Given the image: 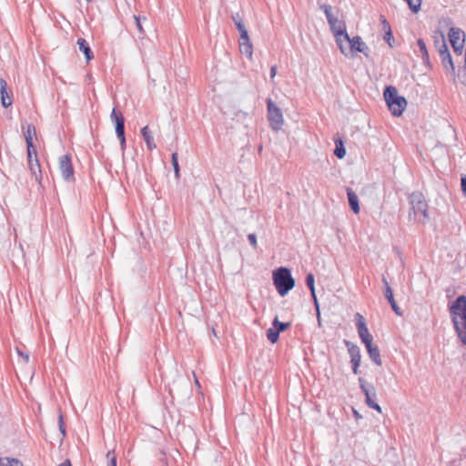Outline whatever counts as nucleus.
<instances>
[{
	"label": "nucleus",
	"instance_id": "obj_20",
	"mask_svg": "<svg viewBox=\"0 0 466 466\" xmlns=\"http://www.w3.org/2000/svg\"><path fill=\"white\" fill-rule=\"evenodd\" d=\"M77 45L79 47V50L85 55L86 62H89L93 59V52L88 45V43L84 38H78L77 39Z\"/></svg>",
	"mask_w": 466,
	"mask_h": 466
},
{
	"label": "nucleus",
	"instance_id": "obj_35",
	"mask_svg": "<svg viewBox=\"0 0 466 466\" xmlns=\"http://www.w3.org/2000/svg\"><path fill=\"white\" fill-rule=\"evenodd\" d=\"M26 147H27V158H31L32 157L37 156V152L33 144V141L26 142Z\"/></svg>",
	"mask_w": 466,
	"mask_h": 466
},
{
	"label": "nucleus",
	"instance_id": "obj_15",
	"mask_svg": "<svg viewBox=\"0 0 466 466\" xmlns=\"http://www.w3.org/2000/svg\"><path fill=\"white\" fill-rule=\"evenodd\" d=\"M0 94H1V104L4 107H8L13 103V94L8 88L7 82L4 79H0Z\"/></svg>",
	"mask_w": 466,
	"mask_h": 466
},
{
	"label": "nucleus",
	"instance_id": "obj_11",
	"mask_svg": "<svg viewBox=\"0 0 466 466\" xmlns=\"http://www.w3.org/2000/svg\"><path fill=\"white\" fill-rule=\"evenodd\" d=\"M450 41L454 49V52L458 55H461L463 50L464 44V33L461 29L458 28H451L450 30Z\"/></svg>",
	"mask_w": 466,
	"mask_h": 466
},
{
	"label": "nucleus",
	"instance_id": "obj_29",
	"mask_svg": "<svg viewBox=\"0 0 466 466\" xmlns=\"http://www.w3.org/2000/svg\"><path fill=\"white\" fill-rule=\"evenodd\" d=\"M345 154H346V150H345V147L343 146L342 141L336 142V147H335V150H334V155L338 158H343L345 157Z\"/></svg>",
	"mask_w": 466,
	"mask_h": 466
},
{
	"label": "nucleus",
	"instance_id": "obj_36",
	"mask_svg": "<svg viewBox=\"0 0 466 466\" xmlns=\"http://www.w3.org/2000/svg\"><path fill=\"white\" fill-rule=\"evenodd\" d=\"M107 466H116V456L114 451H109L106 453Z\"/></svg>",
	"mask_w": 466,
	"mask_h": 466
},
{
	"label": "nucleus",
	"instance_id": "obj_10",
	"mask_svg": "<svg viewBox=\"0 0 466 466\" xmlns=\"http://www.w3.org/2000/svg\"><path fill=\"white\" fill-rule=\"evenodd\" d=\"M355 320H356V327H357L358 334H359L361 341L365 345L372 342L373 338L368 329V327H367V324L365 322V319L363 318V316L360 313L357 312L355 314Z\"/></svg>",
	"mask_w": 466,
	"mask_h": 466
},
{
	"label": "nucleus",
	"instance_id": "obj_14",
	"mask_svg": "<svg viewBox=\"0 0 466 466\" xmlns=\"http://www.w3.org/2000/svg\"><path fill=\"white\" fill-rule=\"evenodd\" d=\"M27 165L29 171L31 173L32 178L35 179V182L41 184L42 181V171L38 159V156L32 157L31 158H27Z\"/></svg>",
	"mask_w": 466,
	"mask_h": 466
},
{
	"label": "nucleus",
	"instance_id": "obj_39",
	"mask_svg": "<svg viewBox=\"0 0 466 466\" xmlns=\"http://www.w3.org/2000/svg\"><path fill=\"white\" fill-rule=\"evenodd\" d=\"M380 23H381V25H382V30L385 33L387 31H389V30H391L390 25L389 22L386 20L385 16L380 15Z\"/></svg>",
	"mask_w": 466,
	"mask_h": 466
},
{
	"label": "nucleus",
	"instance_id": "obj_25",
	"mask_svg": "<svg viewBox=\"0 0 466 466\" xmlns=\"http://www.w3.org/2000/svg\"><path fill=\"white\" fill-rule=\"evenodd\" d=\"M272 326L273 328L279 332H282L284 330H286L287 329H289L290 327V323L289 322H280L278 319V317H276L272 322Z\"/></svg>",
	"mask_w": 466,
	"mask_h": 466
},
{
	"label": "nucleus",
	"instance_id": "obj_23",
	"mask_svg": "<svg viewBox=\"0 0 466 466\" xmlns=\"http://www.w3.org/2000/svg\"><path fill=\"white\" fill-rule=\"evenodd\" d=\"M382 282L384 283V296L385 298L387 299V300L389 301V303H391L393 301H395L394 299V297H393V292H392V289L389 284V282L387 281L386 278H382Z\"/></svg>",
	"mask_w": 466,
	"mask_h": 466
},
{
	"label": "nucleus",
	"instance_id": "obj_1",
	"mask_svg": "<svg viewBox=\"0 0 466 466\" xmlns=\"http://www.w3.org/2000/svg\"><path fill=\"white\" fill-rule=\"evenodd\" d=\"M383 95L391 114L400 116L407 106L406 99L399 96L397 88L392 86H387Z\"/></svg>",
	"mask_w": 466,
	"mask_h": 466
},
{
	"label": "nucleus",
	"instance_id": "obj_49",
	"mask_svg": "<svg viewBox=\"0 0 466 466\" xmlns=\"http://www.w3.org/2000/svg\"><path fill=\"white\" fill-rule=\"evenodd\" d=\"M28 359H29V356H27V355H26V356H25V360L27 361V360H28Z\"/></svg>",
	"mask_w": 466,
	"mask_h": 466
},
{
	"label": "nucleus",
	"instance_id": "obj_30",
	"mask_svg": "<svg viewBox=\"0 0 466 466\" xmlns=\"http://www.w3.org/2000/svg\"><path fill=\"white\" fill-rule=\"evenodd\" d=\"M0 466H23V464L18 460L5 458L0 459Z\"/></svg>",
	"mask_w": 466,
	"mask_h": 466
},
{
	"label": "nucleus",
	"instance_id": "obj_4",
	"mask_svg": "<svg viewBox=\"0 0 466 466\" xmlns=\"http://www.w3.org/2000/svg\"><path fill=\"white\" fill-rule=\"evenodd\" d=\"M266 103L269 126L274 131H279L284 125L282 111L271 98H267Z\"/></svg>",
	"mask_w": 466,
	"mask_h": 466
},
{
	"label": "nucleus",
	"instance_id": "obj_46",
	"mask_svg": "<svg viewBox=\"0 0 466 466\" xmlns=\"http://www.w3.org/2000/svg\"><path fill=\"white\" fill-rule=\"evenodd\" d=\"M59 466H72L69 460H66L64 462H62Z\"/></svg>",
	"mask_w": 466,
	"mask_h": 466
},
{
	"label": "nucleus",
	"instance_id": "obj_19",
	"mask_svg": "<svg viewBox=\"0 0 466 466\" xmlns=\"http://www.w3.org/2000/svg\"><path fill=\"white\" fill-rule=\"evenodd\" d=\"M347 195L351 210L358 214L360 212V205L357 194L351 188H347Z\"/></svg>",
	"mask_w": 466,
	"mask_h": 466
},
{
	"label": "nucleus",
	"instance_id": "obj_3",
	"mask_svg": "<svg viewBox=\"0 0 466 466\" xmlns=\"http://www.w3.org/2000/svg\"><path fill=\"white\" fill-rule=\"evenodd\" d=\"M454 329L466 325V297L459 296L449 308Z\"/></svg>",
	"mask_w": 466,
	"mask_h": 466
},
{
	"label": "nucleus",
	"instance_id": "obj_7",
	"mask_svg": "<svg viewBox=\"0 0 466 466\" xmlns=\"http://www.w3.org/2000/svg\"><path fill=\"white\" fill-rule=\"evenodd\" d=\"M360 387L362 392L365 395V402L366 404L371 408L381 413L380 406L375 402V399L377 397L376 390L373 385L369 384L363 378H359Z\"/></svg>",
	"mask_w": 466,
	"mask_h": 466
},
{
	"label": "nucleus",
	"instance_id": "obj_17",
	"mask_svg": "<svg viewBox=\"0 0 466 466\" xmlns=\"http://www.w3.org/2000/svg\"><path fill=\"white\" fill-rule=\"evenodd\" d=\"M314 283H315V280H314L313 274H311V273L308 274L307 277H306V284H307L308 288L310 290L311 297H312V299L314 301V305H315L316 311H317V318H318V320L319 322L320 321V312H319V307L318 299H317L316 292H315V285H314Z\"/></svg>",
	"mask_w": 466,
	"mask_h": 466
},
{
	"label": "nucleus",
	"instance_id": "obj_50",
	"mask_svg": "<svg viewBox=\"0 0 466 466\" xmlns=\"http://www.w3.org/2000/svg\"><path fill=\"white\" fill-rule=\"evenodd\" d=\"M87 2H91L92 0H86Z\"/></svg>",
	"mask_w": 466,
	"mask_h": 466
},
{
	"label": "nucleus",
	"instance_id": "obj_31",
	"mask_svg": "<svg viewBox=\"0 0 466 466\" xmlns=\"http://www.w3.org/2000/svg\"><path fill=\"white\" fill-rule=\"evenodd\" d=\"M134 20H135L136 26H137L140 35H144L145 31L142 26V21L147 20V18L145 16L141 17L139 15H134Z\"/></svg>",
	"mask_w": 466,
	"mask_h": 466
},
{
	"label": "nucleus",
	"instance_id": "obj_44",
	"mask_svg": "<svg viewBox=\"0 0 466 466\" xmlns=\"http://www.w3.org/2000/svg\"><path fill=\"white\" fill-rule=\"evenodd\" d=\"M461 187L462 193L466 196V177H461Z\"/></svg>",
	"mask_w": 466,
	"mask_h": 466
},
{
	"label": "nucleus",
	"instance_id": "obj_38",
	"mask_svg": "<svg viewBox=\"0 0 466 466\" xmlns=\"http://www.w3.org/2000/svg\"><path fill=\"white\" fill-rule=\"evenodd\" d=\"M231 18H232L236 27H238L239 25H244L242 17L240 16V15L238 13L233 15L231 16Z\"/></svg>",
	"mask_w": 466,
	"mask_h": 466
},
{
	"label": "nucleus",
	"instance_id": "obj_37",
	"mask_svg": "<svg viewBox=\"0 0 466 466\" xmlns=\"http://www.w3.org/2000/svg\"><path fill=\"white\" fill-rule=\"evenodd\" d=\"M237 29L239 32V35H240L239 36V40H242V39H246L247 40L248 38H249L248 33V30H247L245 25H239L238 27H237Z\"/></svg>",
	"mask_w": 466,
	"mask_h": 466
},
{
	"label": "nucleus",
	"instance_id": "obj_13",
	"mask_svg": "<svg viewBox=\"0 0 466 466\" xmlns=\"http://www.w3.org/2000/svg\"><path fill=\"white\" fill-rule=\"evenodd\" d=\"M439 56L446 72L454 75L455 67L451 59V56L445 43H442L441 46L439 49Z\"/></svg>",
	"mask_w": 466,
	"mask_h": 466
},
{
	"label": "nucleus",
	"instance_id": "obj_16",
	"mask_svg": "<svg viewBox=\"0 0 466 466\" xmlns=\"http://www.w3.org/2000/svg\"><path fill=\"white\" fill-rule=\"evenodd\" d=\"M342 40H343V45H345V43L349 44L350 51H351V52L358 51V52L363 53L367 56L366 50H368V46L362 41L360 36H354L352 38L350 37V40H344L342 38ZM344 46L347 48L346 46Z\"/></svg>",
	"mask_w": 466,
	"mask_h": 466
},
{
	"label": "nucleus",
	"instance_id": "obj_12",
	"mask_svg": "<svg viewBox=\"0 0 466 466\" xmlns=\"http://www.w3.org/2000/svg\"><path fill=\"white\" fill-rule=\"evenodd\" d=\"M344 343L348 347V351L350 356V362L352 364V371L354 374H358L359 367L360 365V360H361L360 348L349 340H345Z\"/></svg>",
	"mask_w": 466,
	"mask_h": 466
},
{
	"label": "nucleus",
	"instance_id": "obj_45",
	"mask_svg": "<svg viewBox=\"0 0 466 466\" xmlns=\"http://www.w3.org/2000/svg\"><path fill=\"white\" fill-rule=\"evenodd\" d=\"M276 74H277V66H271V68H270V78H271V79H272V78H274V77H275V76H276Z\"/></svg>",
	"mask_w": 466,
	"mask_h": 466
},
{
	"label": "nucleus",
	"instance_id": "obj_42",
	"mask_svg": "<svg viewBox=\"0 0 466 466\" xmlns=\"http://www.w3.org/2000/svg\"><path fill=\"white\" fill-rule=\"evenodd\" d=\"M390 306H391V309L392 310L399 316H401L402 315V312L400 309V307L397 305L396 301H393L391 303H390Z\"/></svg>",
	"mask_w": 466,
	"mask_h": 466
},
{
	"label": "nucleus",
	"instance_id": "obj_28",
	"mask_svg": "<svg viewBox=\"0 0 466 466\" xmlns=\"http://www.w3.org/2000/svg\"><path fill=\"white\" fill-rule=\"evenodd\" d=\"M404 1L408 4L410 9L413 13L416 14L420 11L422 0H404Z\"/></svg>",
	"mask_w": 466,
	"mask_h": 466
},
{
	"label": "nucleus",
	"instance_id": "obj_5",
	"mask_svg": "<svg viewBox=\"0 0 466 466\" xmlns=\"http://www.w3.org/2000/svg\"><path fill=\"white\" fill-rule=\"evenodd\" d=\"M332 33L336 38L337 45L339 47L341 53L345 56H348L347 49L343 45V40H350V35L346 32V25L343 21L339 20L338 18L331 20L329 23Z\"/></svg>",
	"mask_w": 466,
	"mask_h": 466
},
{
	"label": "nucleus",
	"instance_id": "obj_21",
	"mask_svg": "<svg viewBox=\"0 0 466 466\" xmlns=\"http://www.w3.org/2000/svg\"><path fill=\"white\" fill-rule=\"evenodd\" d=\"M141 134H142V137L147 144V149L150 151L155 149L157 147V146L154 142V137L151 134V131L147 126L144 127L141 129Z\"/></svg>",
	"mask_w": 466,
	"mask_h": 466
},
{
	"label": "nucleus",
	"instance_id": "obj_41",
	"mask_svg": "<svg viewBox=\"0 0 466 466\" xmlns=\"http://www.w3.org/2000/svg\"><path fill=\"white\" fill-rule=\"evenodd\" d=\"M383 38L390 45V46H392L391 40H393V35L391 30L387 31Z\"/></svg>",
	"mask_w": 466,
	"mask_h": 466
},
{
	"label": "nucleus",
	"instance_id": "obj_22",
	"mask_svg": "<svg viewBox=\"0 0 466 466\" xmlns=\"http://www.w3.org/2000/svg\"><path fill=\"white\" fill-rule=\"evenodd\" d=\"M239 50L241 54L246 55L248 58H251L253 54V46L249 38L239 40Z\"/></svg>",
	"mask_w": 466,
	"mask_h": 466
},
{
	"label": "nucleus",
	"instance_id": "obj_33",
	"mask_svg": "<svg viewBox=\"0 0 466 466\" xmlns=\"http://www.w3.org/2000/svg\"><path fill=\"white\" fill-rule=\"evenodd\" d=\"M321 9L324 11V14L326 15V18L328 20V23H329L331 20L333 19H336L337 17H335L331 12L332 10V7L329 5H324L321 6Z\"/></svg>",
	"mask_w": 466,
	"mask_h": 466
},
{
	"label": "nucleus",
	"instance_id": "obj_26",
	"mask_svg": "<svg viewBox=\"0 0 466 466\" xmlns=\"http://www.w3.org/2000/svg\"><path fill=\"white\" fill-rule=\"evenodd\" d=\"M417 45H418L419 52L420 53V56H421L422 59L423 60H428L429 59V54H428L426 44L423 41V39H421V38L418 39Z\"/></svg>",
	"mask_w": 466,
	"mask_h": 466
},
{
	"label": "nucleus",
	"instance_id": "obj_47",
	"mask_svg": "<svg viewBox=\"0 0 466 466\" xmlns=\"http://www.w3.org/2000/svg\"><path fill=\"white\" fill-rule=\"evenodd\" d=\"M353 413H354L356 418H360V417L357 410H353Z\"/></svg>",
	"mask_w": 466,
	"mask_h": 466
},
{
	"label": "nucleus",
	"instance_id": "obj_40",
	"mask_svg": "<svg viewBox=\"0 0 466 466\" xmlns=\"http://www.w3.org/2000/svg\"><path fill=\"white\" fill-rule=\"evenodd\" d=\"M248 239L250 243V245L256 248H257V237L255 234L251 233L248 235Z\"/></svg>",
	"mask_w": 466,
	"mask_h": 466
},
{
	"label": "nucleus",
	"instance_id": "obj_27",
	"mask_svg": "<svg viewBox=\"0 0 466 466\" xmlns=\"http://www.w3.org/2000/svg\"><path fill=\"white\" fill-rule=\"evenodd\" d=\"M279 333L272 327L267 330V339L271 343H276L279 340Z\"/></svg>",
	"mask_w": 466,
	"mask_h": 466
},
{
	"label": "nucleus",
	"instance_id": "obj_43",
	"mask_svg": "<svg viewBox=\"0 0 466 466\" xmlns=\"http://www.w3.org/2000/svg\"><path fill=\"white\" fill-rule=\"evenodd\" d=\"M59 430L62 433L63 436L66 435V429H65V426H64V422H63V416L60 414L59 415Z\"/></svg>",
	"mask_w": 466,
	"mask_h": 466
},
{
	"label": "nucleus",
	"instance_id": "obj_2",
	"mask_svg": "<svg viewBox=\"0 0 466 466\" xmlns=\"http://www.w3.org/2000/svg\"><path fill=\"white\" fill-rule=\"evenodd\" d=\"M273 283L280 296H285L295 286V279L287 268H279L273 271Z\"/></svg>",
	"mask_w": 466,
	"mask_h": 466
},
{
	"label": "nucleus",
	"instance_id": "obj_9",
	"mask_svg": "<svg viewBox=\"0 0 466 466\" xmlns=\"http://www.w3.org/2000/svg\"><path fill=\"white\" fill-rule=\"evenodd\" d=\"M59 170L66 181L75 180V172L72 164L71 155L66 154L59 157Z\"/></svg>",
	"mask_w": 466,
	"mask_h": 466
},
{
	"label": "nucleus",
	"instance_id": "obj_6",
	"mask_svg": "<svg viewBox=\"0 0 466 466\" xmlns=\"http://www.w3.org/2000/svg\"><path fill=\"white\" fill-rule=\"evenodd\" d=\"M409 199L414 215H421L423 217V222H425V220L429 218L428 204L422 193L413 192L410 194Z\"/></svg>",
	"mask_w": 466,
	"mask_h": 466
},
{
	"label": "nucleus",
	"instance_id": "obj_24",
	"mask_svg": "<svg viewBox=\"0 0 466 466\" xmlns=\"http://www.w3.org/2000/svg\"><path fill=\"white\" fill-rule=\"evenodd\" d=\"M24 136H25V143L28 141H33V138L36 136V130L33 124H29L26 126Z\"/></svg>",
	"mask_w": 466,
	"mask_h": 466
},
{
	"label": "nucleus",
	"instance_id": "obj_32",
	"mask_svg": "<svg viewBox=\"0 0 466 466\" xmlns=\"http://www.w3.org/2000/svg\"><path fill=\"white\" fill-rule=\"evenodd\" d=\"M459 329H455L458 337L461 340V342L466 345V325H460L458 326Z\"/></svg>",
	"mask_w": 466,
	"mask_h": 466
},
{
	"label": "nucleus",
	"instance_id": "obj_8",
	"mask_svg": "<svg viewBox=\"0 0 466 466\" xmlns=\"http://www.w3.org/2000/svg\"><path fill=\"white\" fill-rule=\"evenodd\" d=\"M111 119L115 122L116 125V133L117 138L120 142V147L122 150L126 148V137H125V117L120 111H117L116 108H113L111 116Z\"/></svg>",
	"mask_w": 466,
	"mask_h": 466
},
{
	"label": "nucleus",
	"instance_id": "obj_48",
	"mask_svg": "<svg viewBox=\"0 0 466 466\" xmlns=\"http://www.w3.org/2000/svg\"><path fill=\"white\" fill-rule=\"evenodd\" d=\"M196 384H197L198 387L200 386V385H199V382H198V380H196Z\"/></svg>",
	"mask_w": 466,
	"mask_h": 466
},
{
	"label": "nucleus",
	"instance_id": "obj_18",
	"mask_svg": "<svg viewBox=\"0 0 466 466\" xmlns=\"http://www.w3.org/2000/svg\"><path fill=\"white\" fill-rule=\"evenodd\" d=\"M368 354L371 360L378 366H380L382 364L381 358H380V352L378 348V346L373 345L372 342L365 345Z\"/></svg>",
	"mask_w": 466,
	"mask_h": 466
},
{
	"label": "nucleus",
	"instance_id": "obj_34",
	"mask_svg": "<svg viewBox=\"0 0 466 466\" xmlns=\"http://www.w3.org/2000/svg\"><path fill=\"white\" fill-rule=\"evenodd\" d=\"M171 162L172 166L174 167V172L176 177H179V166H178V160H177V153L174 152L171 157Z\"/></svg>",
	"mask_w": 466,
	"mask_h": 466
}]
</instances>
